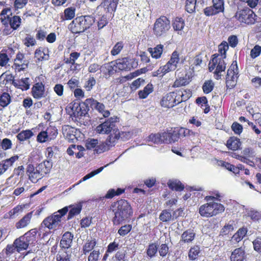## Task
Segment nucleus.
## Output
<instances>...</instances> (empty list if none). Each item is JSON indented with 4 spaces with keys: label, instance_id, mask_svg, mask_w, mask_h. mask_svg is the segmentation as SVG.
Listing matches in <instances>:
<instances>
[{
    "label": "nucleus",
    "instance_id": "obj_24",
    "mask_svg": "<svg viewBox=\"0 0 261 261\" xmlns=\"http://www.w3.org/2000/svg\"><path fill=\"white\" fill-rule=\"evenodd\" d=\"M33 211L28 213L15 224L16 229H20L27 227L31 222Z\"/></svg>",
    "mask_w": 261,
    "mask_h": 261
},
{
    "label": "nucleus",
    "instance_id": "obj_21",
    "mask_svg": "<svg viewBox=\"0 0 261 261\" xmlns=\"http://www.w3.org/2000/svg\"><path fill=\"white\" fill-rule=\"evenodd\" d=\"M73 239V234L69 232H65L62 236L60 242V249L67 250L71 246Z\"/></svg>",
    "mask_w": 261,
    "mask_h": 261
},
{
    "label": "nucleus",
    "instance_id": "obj_55",
    "mask_svg": "<svg viewBox=\"0 0 261 261\" xmlns=\"http://www.w3.org/2000/svg\"><path fill=\"white\" fill-rule=\"evenodd\" d=\"M95 109L97 110L99 112L102 114L103 116L105 117H108L110 115V113L108 110H105V105L100 102H99L97 101L96 106L95 107Z\"/></svg>",
    "mask_w": 261,
    "mask_h": 261
},
{
    "label": "nucleus",
    "instance_id": "obj_26",
    "mask_svg": "<svg viewBox=\"0 0 261 261\" xmlns=\"http://www.w3.org/2000/svg\"><path fill=\"white\" fill-rule=\"evenodd\" d=\"M230 261H245L246 254L244 248L241 247L235 249L230 257Z\"/></svg>",
    "mask_w": 261,
    "mask_h": 261
},
{
    "label": "nucleus",
    "instance_id": "obj_23",
    "mask_svg": "<svg viewBox=\"0 0 261 261\" xmlns=\"http://www.w3.org/2000/svg\"><path fill=\"white\" fill-rule=\"evenodd\" d=\"M53 167V163L50 160H45L39 164L36 167L37 169L38 173L42 177L48 174Z\"/></svg>",
    "mask_w": 261,
    "mask_h": 261
},
{
    "label": "nucleus",
    "instance_id": "obj_30",
    "mask_svg": "<svg viewBox=\"0 0 261 261\" xmlns=\"http://www.w3.org/2000/svg\"><path fill=\"white\" fill-rule=\"evenodd\" d=\"M169 188L173 191L181 192L185 189V185L178 179H169L167 182Z\"/></svg>",
    "mask_w": 261,
    "mask_h": 261
},
{
    "label": "nucleus",
    "instance_id": "obj_54",
    "mask_svg": "<svg viewBox=\"0 0 261 261\" xmlns=\"http://www.w3.org/2000/svg\"><path fill=\"white\" fill-rule=\"evenodd\" d=\"M82 210V206L80 205L71 207L68 215V220L72 219L74 216L79 214Z\"/></svg>",
    "mask_w": 261,
    "mask_h": 261
},
{
    "label": "nucleus",
    "instance_id": "obj_60",
    "mask_svg": "<svg viewBox=\"0 0 261 261\" xmlns=\"http://www.w3.org/2000/svg\"><path fill=\"white\" fill-rule=\"evenodd\" d=\"M38 232V230L37 228H33L28 232H27L23 236L25 237V238L29 240L30 242H33L36 239V234Z\"/></svg>",
    "mask_w": 261,
    "mask_h": 261
},
{
    "label": "nucleus",
    "instance_id": "obj_40",
    "mask_svg": "<svg viewBox=\"0 0 261 261\" xmlns=\"http://www.w3.org/2000/svg\"><path fill=\"white\" fill-rule=\"evenodd\" d=\"M176 92L179 95V100L180 101V103L188 100L192 95V91L189 89H185L182 91L181 90H176Z\"/></svg>",
    "mask_w": 261,
    "mask_h": 261
},
{
    "label": "nucleus",
    "instance_id": "obj_47",
    "mask_svg": "<svg viewBox=\"0 0 261 261\" xmlns=\"http://www.w3.org/2000/svg\"><path fill=\"white\" fill-rule=\"evenodd\" d=\"M116 65L117 64L116 62H111L106 65V68L107 71V74L108 75H112L116 72L119 71L118 68H117V67H116Z\"/></svg>",
    "mask_w": 261,
    "mask_h": 261
},
{
    "label": "nucleus",
    "instance_id": "obj_7",
    "mask_svg": "<svg viewBox=\"0 0 261 261\" xmlns=\"http://www.w3.org/2000/svg\"><path fill=\"white\" fill-rule=\"evenodd\" d=\"M171 28L170 21L165 16L162 15L157 18L153 26V34L159 38L166 36Z\"/></svg>",
    "mask_w": 261,
    "mask_h": 261
},
{
    "label": "nucleus",
    "instance_id": "obj_12",
    "mask_svg": "<svg viewBox=\"0 0 261 261\" xmlns=\"http://www.w3.org/2000/svg\"><path fill=\"white\" fill-rule=\"evenodd\" d=\"M179 96L176 91L169 92L162 97L160 105L165 108H172L180 103Z\"/></svg>",
    "mask_w": 261,
    "mask_h": 261
},
{
    "label": "nucleus",
    "instance_id": "obj_63",
    "mask_svg": "<svg viewBox=\"0 0 261 261\" xmlns=\"http://www.w3.org/2000/svg\"><path fill=\"white\" fill-rule=\"evenodd\" d=\"M36 38L39 41H43L46 38L47 32L45 30L39 28L36 30Z\"/></svg>",
    "mask_w": 261,
    "mask_h": 261
},
{
    "label": "nucleus",
    "instance_id": "obj_35",
    "mask_svg": "<svg viewBox=\"0 0 261 261\" xmlns=\"http://www.w3.org/2000/svg\"><path fill=\"white\" fill-rule=\"evenodd\" d=\"M200 252V248L199 245H194L192 246L188 252V257L189 259L191 260H195L198 259Z\"/></svg>",
    "mask_w": 261,
    "mask_h": 261
},
{
    "label": "nucleus",
    "instance_id": "obj_13",
    "mask_svg": "<svg viewBox=\"0 0 261 261\" xmlns=\"http://www.w3.org/2000/svg\"><path fill=\"white\" fill-rule=\"evenodd\" d=\"M118 119L119 118L117 117L108 118L104 122L96 127V132L102 134H109L112 131L113 133L114 130L118 129L117 128H116V123L118 121Z\"/></svg>",
    "mask_w": 261,
    "mask_h": 261
},
{
    "label": "nucleus",
    "instance_id": "obj_33",
    "mask_svg": "<svg viewBox=\"0 0 261 261\" xmlns=\"http://www.w3.org/2000/svg\"><path fill=\"white\" fill-rule=\"evenodd\" d=\"M192 76L186 74L185 76L176 79L172 85L173 88H178L188 85L191 81Z\"/></svg>",
    "mask_w": 261,
    "mask_h": 261
},
{
    "label": "nucleus",
    "instance_id": "obj_14",
    "mask_svg": "<svg viewBox=\"0 0 261 261\" xmlns=\"http://www.w3.org/2000/svg\"><path fill=\"white\" fill-rule=\"evenodd\" d=\"M238 66L237 62L234 61L229 66L226 75V86L227 88H233L236 85L238 78Z\"/></svg>",
    "mask_w": 261,
    "mask_h": 261
},
{
    "label": "nucleus",
    "instance_id": "obj_61",
    "mask_svg": "<svg viewBox=\"0 0 261 261\" xmlns=\"http://www.w3.org/2000/svg\"><path fill=\"white\" fill-rule=\"evenodd\" d=\"M95 84L96 80L94 77H90L85 82L84 88L86 90V91H90L93 89V87L95 85Z\"/></svg>",
    "mask_w": 261,
    "mask_h": 261
},
{
    "label": "nucleus",
    "instance_id": "obj_27",
    "mask_svg": "<svg viewBox=\"0 0 261 261\" xmlns=\"http://www.w3.org/2000/svg\"><path fill=\"white\" fill-rule=\"evenodd\" d=\"M196 237V233L192 229H188L183 232L181 235L180 243L182 244L191 243Z\"/></svg>",
    "mask_w": 261,
    "mask_h": 261
},
{
    "label": "nucleus",
    "instance_id": "obj_52",
    "mask_svg": "<svg viewBox=\"0 0 261 261\" xmlns=\"http://www.w3.org/2000/svg\"><path fill=\"white\" fill-rule=\"evenodd\" d=\"M46 132L49 141L55 139L58 134L57 129L52 126L48 127L46 129Z\"/></svg>",
    "mask_w": 261,
    "mask_h": 261
},
{
    "label": "nucleus",
    "instance_id": "obj_58",
    "mask_svg": "<svg viewBox=\"0 0 261 261\" xmlns=\"http://www.w3.org/2000/svg\"><path fill=\"white\" fill-rule=\"evenodd\" d=\"M10 59L5 49L0 52V66H5L9 62Z\"/></svg>",
    "mask_w": 261,
    "mask_h": 261
},
{
    "label": "nucleus",
    "instance_id": "obj_31",
    "mask_svg": "<svg viewBox=\"0 0 261 261\" xmlns=\"http://www.w3.org/2000/svg\"><path fill=\"white\" fill-rule=\"evenodd\" d=\"M241 145L240 139L236 137H231L227 141L226 146L230 149L233 151L238 150Z\"/></svg>",
    "mask_w": 261,
    "mask_h": 261
},
{
    "label": "nucleus",
    "instance_id": "obj_5",
    "mask_svg": "<svg viewBox=\"0 0 261 261\" xmlns=\"http://www.w3.org/2000/svg\"><path fill=\"white\" fill-rule=\"evenodd\" d=\"M225 56H220L219 54H215L212 56V58L208 64V69L210 72L213 71L215 79L219 80L221 78V73L224 71L226 69V64L224 61Z\"/></svg>",
    "mask_w": 261,
    "mask_h": 261
},
{
    "label": "nucleus",
    "instance_id": "obj_19",
    "mask_svg": "<svg viewBox=\"0 0 261 261\" xmlns=\"http://www.w3.org/2000/svg\"><path fill=\"white\" fill-rule=\"evenodd\" d=\"M45 85L41 82H36L31 89V94L34 98L41 99L45 97Z\"/></svg>",
    "mask_w": 261,
    "mask_h": 261
},
{
    "label": "nucleus",
    "instance_id": "obj_44",
    "mask_svg": "<svg viewBox=\"0 0 261 261\" xmlns=\"http://www.w3.org/2000/svg\"><path fill=\"white\" fill-rule=\"evenodd\" d=\"M172 27L175 31H181L185 27V20L181 17H176L172 21Z\"/></svg>",
    "mask_w": 261,
    "mask_h": 261
},
{
    "label": "nucleus",
    "instance_id": "obj_43",
    "mask_svg": "<svg viewBox=\"0 0 261 261\" xmlns=\"http://www.w3.org/2000/svg\"><path fill=\"white\" fill-rule=\"evenodd\" d=\"M125 189L118 188L116 190L110 189L108 190L105 197L107 199H112L116 196H119L125 192Z\"/></svg>",
    "mask_w": 261,
    "mask_h": 261
},
{
    "label": "nucleus",
    "instance_id": "obj_50",
    "mask_svg": "<svg viewBox=\"0 0 261 261\" xmlns=\"http://www.w3.org/2000/svg\"><path fill=\"white\" fill-rule=\"evenodd\" d=\"M159 219L163 222H169L172 219L171 213L168 210H164L160 214Z\"/></svg>",
    "mask_w": 261,
    "mask_h": 261
},
{
    "label": "nucleus",
    "instance_id": "obj_34",
    "mask_svg": "<svg viewBox=\"0 0 261 261\" xmlns=\"http://www.w3.org/2000/svg\"><path fill=\"white\" fill-rule=\"evenodd\" d=\"M56 261H71V254L67 250L60 249L56 255Z\"/></svg>",
    "mask_w": 261,
    "mask_h": 261
},
{
    "label": "nucleus",
    "instance_id": "obj_38",
    "mask_svg": "<svg viewBox=\"0 0 261 261\" xmlns=\"http://www.w3.org/2000/svg\"><path fill=\"white\" fill-rule=\"evenodd\" d=\"M34 136L33 132L30 129L23 130L17 134L16 138L20 142H23L30 139Z\"/></svg>",
    "mask_w": 261,
    "mask_h": 261
},
{
    "label": "nucleus",
    "instance_id": "obj_3",
    "mask_svg": "<svg viewBox=\"0 0 261 261\" xmlns=\"http://www.w3.org/2000/svg\"><path fill=\"white\" fill-rule=\"evenodd\" d=\"M94 21L93 18L89 15L78 16L70 22L68 29L73 34H81L90 28Z\"/></svg>",
    "mask_w": 261,
    "mask_h": 261
},
{
    "label": "nucleus",
    "instance_id": "obj_57",
    "mask_svg": "<svg viewBox=\"0 0 261 261\" xmlns=\"http://www.w3.org/2000/svg\"><path fill=\"white\" fill-rule=\"evenodd\" d=\"M29 78L25 77L22 78L18 81L19 85L18 88L22 90H27L30 88Z\"/></svg>",
    "mask_w": 261,
    "mask_h": 261
},
{
    "label": "nucleus",
    "instance_id": "obj_49",
    "mask_svg": "<svg viewBox=\"0 0 261 261\" xmlns=\"http://www.w3.org/2000/svg\"><path fill=\"white\" fill-rule=\"evenodd\" d=\"M214 88V84L211 80L206 81L202 86L203 93L207 94L211 92Z\"/></svg>",
    "mask_w": 261,
    "mask_h": 261
},
{
    "label": "nucleus",
    "instance_id": "obj_39",
    "mask_svg": "<svg viewBox=\"0 0 261 261\" xmlns=\"http://www.w3.org/2000/svg\"><path fill=\"white\" fill-rule=\"evenodd\" d=\"M153 91V85L149 83L143 88L142 90H140L138 92L139 97L141 99H145L148 96L149 94L152 93Z\"/></svg>",
    "mask_w": 261,
    "mask_h": 261
},
{
    "label": "nucleus",
    "instance_id": "obj_64",
    "mask_svg": "<svg viewBox=\"0 0 261 261\" xmlns=\"http://www.w3.org/2000/svg\"><path fill=\"white\" fill-rule=\"evenodd\" d=\"M23 206H22V205H17L8 212L9 218L10 219L13 218L15 215L21 212L23 210Z\"/></svg>",
    "mask_w": 261,
    "mask_h": 261
},
{
    "label": "nucleus",
    "instance_id": "obj_8",
    "mask_svg": "<svg viewBox=\"0 0 261 261\" xmlns=\"http://www.w3.org/2000/svg\"><path fill=\"white\" fill-rule=\"evenodd\" d=\"M66 111L71 117L81 118L87 114L88 108L83 102L74 101L68 104Z\"/></svg>",
    "mask_w": 261,
    "mask_h": 261
},
{
    "label": "nucleus",
    "instance_id": "obj_1",
    "mask_svg": "<svg viewBox=\"0 0 261 261\" xmlns=\"http://www.w3.org/2000/svg\"><path fill=\"white\" fill-rule=\"evenodd\" d=\"M191 129L182 127H174L167 131L156 134H151L148 140L155 144H171L177 142L181 137L194 135Z\"/></svg>",
    "mask_w": 261,
    "mask_h": 261
},
{
    "label": "nucleus",
    "instance_id": "obj_32",
    "mask_svg": "<svg viewBox=\"0 0 261 261\" xmlns=\"http://www.w3.org/2000/svg\"><path fill=\"white\" fill-rule=\"evenodd\" d=\"M164 49V46L162 44H158L155 47H149L147 51L150 53L152 58L158 59L161 58Z\"/></svg>",
    "mask_w": 261,
    "mask_h": 261
},
{
    "label": "nucleus",
    "instance_id": "obj_16",
    "mask_svg": "<svg viewBox=\"0 0 261 261\" xmlns=\"http://www.w3.org/2000/svg\"><path fill=\"white\" fill-rule=\"evenodd\" d=\"M212 6L207 7L203 10L206 16L215 15L224 11V2L223 0H212Z\"/></svg>",
    "mask_w": 261,
    "mask_h": 261
},
{
    "label": "nucleus",
    "instance_id": "obj_62",
    "mask_svg": "<svg viewBox=\"0 0 261 261\" xmlns=\"http://www.w3.org/2000/svg\"><path fill=\"white\" fill-rule=\"evenodd\" d=\"M23 44L27 47L33 46L36 44L35 39L31 35H28L22 41Z\"/></svg>",
    "mask_w": 261,
    "mask_h": 261
},
{
    "label": "nucleus",
    "instance_id": "obj_15",
    "mask_svg": "<svg viewBox=\"0 0 261 261\" xmlns=\"http://www.w3.org/2000/svg\"><path fill=\"white\" fill-rule=\"evenodd\" d=\"M41 225L49 229L57 230L62 227V220L58 217L57 213H53L45 218L42 221Z\"/></svg>",
    "mask_w": 261,
    "mask_h": 261
},
{
    "label": "nucleus",
    "instance_id": "obj_42",
    "mask_svg": "<svg viewBox=\"0 0 261 261\" xmlns=\"http://www.w3.org/2000/svg\"><path fill=\"white\" fill-rule=\"evenodd\" d=\"M11 102V97L10 95L6 92H3L0 94V106L5 108L8 106Z\"/></svg>",
    "mask_w": 261,
    "mask_h": 261
},
{
    "label": "nucleus",
    "instance_id": "obj_4",
    "mask_svg": "<svg viewBox=\"0 0 261 261\" xmlns=\"http://www.w3.org/2000/svg\"><path fill=\"white\" fill-rule=\"evenodd\" d=\"M0 20L4 26L9 25L13 30L18 29L21 23V19L17 15L12 16L11 8L7 7L4 8L0 13Z\"/></svg>",
    "mask_w": 261,
    "mask_h": 261
},
{
    "label": "nucleus",
    "instance_id": "obj_29",
    "mask_svg": "<svg viewBox=\"0 0 261 261\" xmlns=\"http://www.w3.org/2000/svg\"><path fill=\"white\" fill-rule=\"evenodd\" d=\"M18 155H14L0 163V175L3 174L18 159Z\"/></svg>",
    "mask_w": 261,
    "mask_h": 261
},
{
    "label": "nucleus",
    "instance_id": "obj_48",
    "mask_svg": "<svg viewBox=\"0 0 261 261\" xmlns=\"http://www.w3.org/2000/svg\"><path fill=\"white\" fill-rule=\"evenodd\" d=\"M81 54L74 51L70 53L69 57L64 59L65 63L68 64L74 65L75 61L80 57Z\"/></svg>",
    "mask_w": 261,
    "mask_h": 261
},
{
    "label": "nucleus",
    "instance_id": "obj_10",
    "mask_svg": "<svg viewBox=\"0 0 261 261\" xmlns=\"http://www.w3.org/2000/svg\"><path fill=\"white\" fill-rule=\"evenodd\" d=\"M234 17L240 22L247 24H254L256 19V14L251 9L248 8L238 11Z\"/></svg>",
    "mask_w": 261,
    "mask_h": 261
},
{
    "label": "nucleus",
    "instance_id": "obj_18",
    "mask_svg": "<svg viewBox=\"0 0 261 261\" xmlns=\"http://www.w3.org/2000/svg\"><path fill=\"white\" fill-rule=\"evenodd\" d=\"M36 63L47 61L49 59V50L44 46H39L34 51Z\"/></svg>",
    "mask_w": 261,
    "mask_h": 261
},
{
    "label": "nucleus",
    "instance_id": "obj_20",
    "mask_svg": "<svg viewBox=\"0 0 261 261\" xmlns=\"http://www.w3.org/2000/svg\"><path fill=\"white\" fill-rule=\"evenodd\" d=\"M118 2L119 0H103L97 9L102 8L106 13H112L116 11Z\"/></svg>",
    "mask_w": 261,
    "mask_h": 261
},
{
    "label": "nucleus",
    "instance_id": "obj_17",
    "mask_svg": "<svg viewBox=\"0 0 261 261\" xmlns=\"http://www.w3.org/2000/svg\"><path fill=\"white\" fill-rule=\"evenodd\" d=\"M117 64L116 67L119 71H128L132 69L136 68L138 63L134 59H130L128 57L118 59L116 61Z\"/></svg>",
    "mask_w": 261,
    "mask_h": 261
},
{
    "label": "nucleus",
    "instance_id": "obj_9",
    "mask_svg": "<svg viewBox=\"0 0 261 261\" xmlns=\"http://www.w3.org/2000/svg\"><path fill=\"white\" fill-rule=\"evenodd\" d=\"M120 139L119 129H115L113 134H110L106 141L100 144L95 149V152L101 153L109 150L115 145L116 142Z\"/></svg>",
    "mask_w": 261,
    "mask_h": 261
},
{
    "label": "nucleus",
    "instance_id": "obj_11",
    "mask_svg": "<svg viewBox=\"0 0 261 261\" xmlns=\"http://www.w3.org/2000/svg\"><path fill=\"white\" fill-rule=\"evenodd\" d=\"M30 61L25 54L20 51L17 52L13 60L12 68L15 72L25 71L29 67Z\"/></svg>",
    "mask_w": 261,
    "mask_h": 261
},
{
    "label": "nucleus",
    "instance_id": "obj_28",
    "mask_svg": "<svg viewBox=\"0 0 261 261\" xmlns=\"http://www.w3.org/2000/svg\"><path fill=\"white\" fill-rule=\"evenodd\" d=\"M14 243L17 248V251L20 252L28 248L30 242L25 237L22 236L15 240Z\"/></svg>",
    "mask_w": 261,
    "mask_h": 261
},
{
    "label": "nucleus",
    "instance_id": "obj_37",
    "mask_svg": "<svg viewBox=\"0 0 261 261\" xmlns=\"http://www.w3.org/2000/svg\"><path fill=\"white\" fill-rule=\"evenodd\" d=\"M75 8L73 7L66 8L64 11V15L61 16L63 20H71L75 16Z\"/></svg>",
    "mask_w": 261,
    "mask_h": 261
},
{
    "label": "nucleus",
    "instance_id": "obj_22",
    "mask_svg": "<svg viewBox=\"0 0 261 261\" xmlns=\"http://www.w3.org/2000/svg\"><path fill=\"white\" fill-rule=\"evenodd\" d=\"M27 174L29 179L34 183L37 182L39 179L42 178L40 173H38L37 168H35L32 164L28 165L27 167Z\"/></svg>",
    "mask_w": 261,
    "mask_h": 261
},
{
    "label": "nucleus",
    "instance_id": "obj_2",
    "mask_svg": "<svg viewBox=\"0 0 261 261\" xmlns=\"http://www.w3.org/2000/svg\"><path fill=\"white\" fill-rule=\"evenodd\" d=\"M110 210L113 214L112 222L114 225H119L130 220L133 215V209L130 203L124 199L114 201L110 206Z\"/></svg>",
    "mask_w": 261,
    "mask_h": 261
},
{
    "label": "nucleus",
    "instance_id": "obj_25",
    "mask_svg": "<svg viewBox=\"0 0 261 261\" xmlns=\"http://www.w3.org/2000/svg\"><path fill=\"white\" fill-rule=\"evenodd\" d=\"M180 61L179 53L174 50L171 54L169 60L165 64L170 71H174L177 67V64Z\"/></svg>",
    "mask_w": 261,
    "mask_h": 261
},
{
    "label": "nucleus",
    "instance_id": "obj_56",
    "mask_svg": "<svg viewBox=\"0 0 261 261\" xmlns=\"http://www.w3.org/2000/svg\"><path fill=\"white\" fill-rule=\"evenodd\" d=\"M124 46L123 42H118L113 47L111 51V54L112 56H116L118 55L122 50Z\"/></svg>",
    "mask_w": 261,
    "mask_h": 261
},
{
    "label": "nucleus",
    "instance_id": "obj_41",
    "mask_svg": "<svg viewBox=\"0 0 261 261\" xmlns=\"http://www.w3.org/2000/svg\"><path fill=\"white\" fill-rule=\"evenodd\" d=\"M97 242L95 239L88 240L83 247V254H86L93 251V249L96 245Z\"/></svg>",
    "mask_w": 261,
    "mask_h": 261
},
{
    "label": "nucleus",
    "instance_id": "obj_59",
    "mask_svg": "<svg viewBox=\"0 0 261 261\" xmlns=\"http://www.w3.org/2000/svg\"><path fill=\"white\" fill-rule=\"evenodd\" d=\"M98 141L97 139H88L86 142L85 146L88 150H91L93 148L96 149L98 146L97 145ZM95 149H94L95 150Z\"/></svg>",
    "mask_w": 261,
    "mask_h": 261
},
{
    "label": "nucleus",
    "instance_id": "obj_51",
    "mask_svg": "<svg viewBox=\"0 0 261 261\" xmlns=\"http://www.w3.org/2000/svg\"><path fill=\"white\" fill-rule=\"evenodd\" d=\"M132 229V225L131 224H125L121 227L118 230V233L122 237L126 236L129 233Z\"/></svg>",
    "mask_w": 261,
    "mask_h": 261
},
{
    "label": "nucleus",
    "instance_id": "obj_46",
    "mask_svg": "<svg viewBox=\"0 0 261 261\" xmlns=\"http://www.w3.org/2000/svg\"><path fill=\"white\" fill-rule=\"evenodd\" d=\"M171 72L166 65L161 66L157 70L152 73L153 77H163L166 73Z\"/></svg>",
    "mask_w": 261,
    "mask_h": 261
},
{
    "label": "nucleus",
    "instance_id": "obj_36",
    "mask_svg": "<svg viewBox=\"0 0 261 261\" xmlns=\"http://www.w3.org/2000/svg\"><path fill=\"white\" fill-rule=\"evenodd\" d=\"M247 232V228L243 227L239 228L238 230L232 237V241L239 243L244 238V237L246 235Z\"/></svg>",
    "mask_w": 261,
    "mask_h": 261
},
{
    "label": "nucleus",
    "instance_id": "obj_45",
    "mask_svg": "<svg viewBox=\"0 0 261 261\" xmlns=\"http://www.w3.org/2000/svg\"><path fill=\"white\" fill-rule=\"evenodd\" d=\"M158 245L155 243L149 244L148 246L146 249V254L150 258L155 256L158 251Z\"/></svg>",
    "mask_w": 261,
    "mask_h": 261
},
{
    "label": "nucleus",
    "instance_id": "obj_6",
    "mask_svg": "<svg viewBox=\"0 0 261 261\" xmlns=\"http://www.w3.org/2000/svg\"><path fill=\"white\" fill-rule=\"evenodd\" d=\"M225 210L224 205L220 203L207 202L200 206L199 213L202 217H211L223 213Z\"/></svg>",
    "mask_w": 261,
    "mask_h": 261
},
{
    "label": "nucleus",
    "instance_id": "obj_53",
    "mask_svg": "<svg viewBox=\"0 0 261 261\" xmlns=\"http://www.w3.org/2000/svg\"><path fill=\"white\" fill-rule=\"evenodd\" d=\"M196 0H186L185 9L189 13L194 12L195 10Z\"/></svg>",
    "mask_w": 261,
    "mask_h": 261
}]
</instances>
